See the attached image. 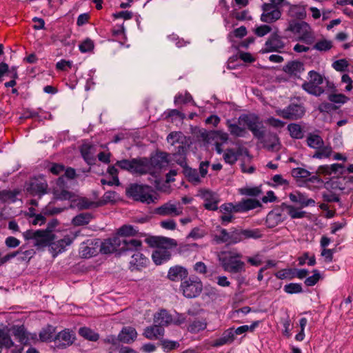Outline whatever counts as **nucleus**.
Wrapping results in <instances>:
<instances>
[{
	"mask_svg": "<svg viewBox=\"0 0 353 353\" xmlns=\"http://www.w3.org/2000/svg\"><path fill=\"white\" fill-rule=\"evenodd\" d=\"M241 258L242 254L235 250L222 251L218 254V260L223 269L233 274L245 271V264Z\"/></svg>",
	"mask_w": 353,
	"mask_h": 353,
	"instance_id": "1",
	"label": "nucleus"
},
{
	"mask_svg": "<svg viewBox=\"0 0 353 353\" xmlns=\"http://www.w3.org/2000/svg\"><path fill=\"white\" fill-rule=\"evenodd\" d=\"M286 31L298 35V40L307 45H312L315 41L314 32L310 25L305 21L291 20Z\"/></svg>",
	"mask_w": 353,
	"mask_h": 353,
	"instance_id": "2",
	"label": "nucleus"
},
{
	"mask_svg": "<svg viewBox=\"0 0 353 353\" xmlns=\"http://www.w3.org/2000/svg\"><path fill=\"white\" fill-rule=\"evenodd\" d=\"M152 189L146 185L131 184L126 189V194L133 200L142 203H150L153 202Z\"/></svg>",
	"mask_w": 353,
	"mask_h": 353,
	"instance_id": "3",
	"label": "nucleus"
},
{
	"mask_svg": "<svg viewBox=\"0 0 353 353\" xmlns=\"http://www.w3.org/2000/svg\"><path fill=\"white\" fill-rule=\"evenodd\" d=\"M212 238L216 244L232 245L239 242L238 231L235 228L229 232L226 229L218 226L216 231L212 234Z\"/></svg>",
	"mask_w": 353,
	"mask_h": 353,
	"instance_id": "4",
	"label": "nucleus"
},
{
	"mask_svg": "<svg viewBox=\"0 0 353 353\" xmlns=\"http://www.w3.org/2000/svg\"><path fill=\"white\" fill-rule=\"evenodd\" d=\"M180 289L185 297L194 298L201 293L203 283L198 277L190 276L181 283Z\"/></svg>",
	"mask_w": 353,
	"mask_h": 353,
	"instance_id": "5",
	"label": "nucleus"
},
{
	"mask_svg": "<svg viewBox=\"0 0 353 353\" xmlns=\"http://www.w3.org/2000/svg\"><path fill=\"white\" fill-rule=\"evenodd\" d=\"M308 75L309 81L302 85L303 90L310 94L320 96L324 92V90L319 86L323 83V77L314 70L310 71Z\"/></svg>",
	"mask_w": 353,
	"mask_h": 353,
	"instance_id": "6",
	"label": "nucleus"
},
{
	"mask_svg": "<svg viewBox=\"0 0 353 353\" xmlns=\"http://www.w3.org/2000/svg\"><path fill=\"white\" fill-rule=\"evenodd\" d=\"M239 122L240 125L246 126L255 137L262 139L264 137V131L261 129L257 117L254 115L243 114L239 118Z\"/></svg>",
	"mask_w": 353,
	"mask_h": 353,
	"instance_id": "7",
	"label": "nucleus"
},
{
	"mask_svg": "<svg viewBox=\"0 0 353 353\" xmlns=\"http://www.w3.org/2000/svg\"><path fill=\"white\" fill-rule=\"evenodd\" d=\"M285 38L277 32L270 34L265 43V48L263 50L265 52H283L286 46Z\"/></svg>",
	"mask_w": 353,
	"mask_h": 353,
	"instance_id": "8",
	"label": "nucleus"
},
{
	"mask_svg": "<svg viewBox=\"0 0 353 353\" xmlns=\"http://www.w3.org/2000/svg\"><path fill=\"white\" fill-rule=\"evenodd\" d=\"M276 115L288 120H297L305 114V109L301 105L290 104L286 108L276 110Z\"/></svg>",
	"mask_w": 353,
	"mask_h": 353,
	"instance_id": "9",
	"label": "nucleus"
},
{
	"mask_svg": "<svg viewBox=\"0 0 353 353\" xmlns=\"http://www.w3.org/2000/svg\"><path fill=\"white\" fill-rule=\"evenodd\" d=\"M263 13L261 20L263 22L271 23L279 19L281 16L280 10L273 3H264L262 7Z\"/></svg>",
	"mask_w": 353,
	"mask_h": 353,
	"instance_id": "10",
	"label": "nucleus"
},
{
	"mask_svg": "<svg viewBox=\"0 0 353 353\" xmlns=\"http://www.w3.org/2000/svg\"><path fill=\"white\" fill-rule=\"evenodd\" d=\"M156 213L164 216H176L182 214L183 207L179 202H167L156 209Z\"/></svg>",
	"mask_w": 353,
	"mask_h": 353,
	"instance_id": "11",
	"label": "nucleus"
},
{
	"mask_svg": "<svg viewBox=\"0 0 353 353\" xmlns=\"http://www.w3.org/2000/svg\"><path fill=\"white\" fill-rule=\"evenodd\" d=\"M12 333L15 339L22 345H28L32 342L36 343L38 341L37 334L27 332L23 326L14 327Z\"/></svg>",
	"mask_w": 353,
	"mask_h": 353,
	"instance_id": "12",
	"label": "nucleus"
},
{
	"mask_svg": "<svg viewBox=\"0 0 353 353\" xmlns=\"http://www.w3.org/2000/svg\"><path fill=\"white\" fill-rule=\"evenodd\" d=\"M199 195L204 201L203 205L206 210H216L219 198L217 194L208 190H201L199 191Z\"/></svg>",
	"mask_w": 353,
	"mask_h": 353,
	"instance_id": "13",
	"label": "nucleus"
},
{
	"mask_svg": "<svg viewBox=\"0 0 353 353\" xmlns=\"http://www.w3.org/2000/svg\"><path fill=\"white\" fill-rule=\"evenodd\" d=\"M52 192L54 197L60 200H69L72 197V193L68 190L63 176L59 177L57 180Z\"/></svg>",
	"mask_w": 353,
	"mask_h": 353,
	"instance_id": "14",
	"label": "nucleus"
},
{
	"mask_svg": "<svg viewBox=\"0 0 353 353\" xmlns=\"http://www.w3.org/2000/svg\"><path fill=\"white\" fill-rule=\"evenodd\" d=\"M148 242L152 247L167 250H170L177 246L175 239L165 236H152L149 239Z\"/></svg>",
	"mask_w": 353,
	"mask_h": 353,
	"instance_id": "15",
	"label": "nucleus"
},
{
	"mask_svg": "<svg viewBox=\"0 0 353 353\" xmlns=\"http://www.w3.org/2000/svg\"><path fill=\"white\" fill-rule=\"evenodd\" d=\"M55 239V235L49 230H39V234L32 245L37 248L46 247L47 245L52 246V241Z\"/></svg>",
	"mask_w": 353,
	"mask_h": 353,
	"instance_id": "16",
	"label": "nucleus"
},
{
	"mask_svg": "<svg viewBox=\"0 0 353 353\" xmlns=\"http://www.w3.org/2000/svg\"><path fill=\"white\" fill-rule=\"evenodd\" d=\"M74 339V334L69 330L65 329L54 336V341L58 342V347L65 348L71 345Z\"/></svg>",
	"mask_w": 353,
	"mask_h": 353,
	"instance_id": "17",
	"label": "nucleus"
},
{
	"mask_svg": "<svg viewBox=\"0 0 353 353\" xmlns=\"http://www.w3.org/2000/svg\"><path fill=\"white\" fill-rule=\"evenodd\" d=\"M283 212V210H282L280 207L279 208L272 210L268 214L265 223L268 228H275L285 219Z\"/></svg>",
	"mask_w": 353,
	"mask_h": 353,
	"instance_id": "18",
	"label": "nucleus"
},
{
	"mask_svg": "<svg viewBox=\"0 0 353 353\" xmlns=\"http://www.w3.org/2000/svg\"><path fill=\"white\" fill-rule=\"evenodd\" d=\"M188 276V270L181 265H174L170 268L168 272V279L174 282L183 281Z\"/></svg>",
	"mask_w": 353,
	"mask_h": 353,
	"instance_id": "19",
	"label": "nucleus"
},
{
	"mask_svg": "<svg viewBox=\"0 0 353 353\" xmlns=\"http://www.w3.org/2000/svg\"><path fill=\"white\" fill-rule=\"evenodd\" d=\"M116 251H121L120 236H114L105 240L101 245V252L110 254Z\"/></svg>",
	"mask_w": 353,
	"mask_h": 353,
	"instance_id": "20",
	"label": "nucleus"
},
{
	"mask_svg": "<svg viewBox=\"0 0 353 353\" xmlns=\"http://www.w3.org/2000/svg\"><path fill=\"white\" fill-rule=\"evenodd\" d=\"M220 212L221 215L220 219L223 223H230L234 219V213H239L236 204L232 203H225L221 205Z\"/></svg>",
	"mask_w": 353,
	"mask_h": 353,
	"instance_id": "21",
	"label": "nucleus"
},
{
	"mask_svg": "<svg viewBox=\"0 0 353 353\" xmlns=\"http://www.w3.org/2000/svg\"><path fill=\"white\" fill-rule=\"evenodd\" d=\"M150 170V165L147 159H133L131 173L140 175L148 173Z\"/></svg>",
	"mask_w": 353,
	"mask_h": 353,
	"instance_id": "22",
	"label": "nucleus"
},
{
	"mask_svg": "<svg viewBox=\"0 0 353 353\" xmlns=\"http://www.w3.org/2000/svg\"><path fill=\"white\" fill-rule=\"evenodd\" d=\"M149 263L148 259L145 257L143 254L137 252L131 257L129 262L130 269L132 271L139 270L142 268L147 266Z\"/></svg>",
	"mask_w": 353,
	"mask_h": 353,
	"instance_id": "23",
	"label": "nucleus"
},
{
	"mask_svg": "<svg viewBox=\"0 0 353 353\" xmlns=\"http://www.w3.org/2000/svg\"><path fill=\"white\" fill-rule=\"evenodd\" d=\"M239 212H245L261 206L259 201L253 199H243L236 203Z\"/></svg>",
	"mask_w": 353,
	"mask_h": 353,
	"instance_id": "24",
	"label": "nucleus"
},
{
	"mask_svg": "<svg viewBox=\"0 0 353 353\" xmlns=\"http://www.w3.org/2000/svg\"><path fill=\"white\" fill-rule=\"evenodd\" d=\"M164 328L158 325L157 323L154 325L147 327L143 332V336L150 340H157L164 335Z\"/></svg>",
	"mask_w": 353,
	"mask_h": 353,
	"instance_id": "25",
	"label": "nucleus"
},
{
	"mask_svg": "<svg viewBox=\"0 0 353 353\" xmlns=\"http://www.w3.org/2000/svg\"><path fill=\"white\" fill-rule=\"evenodd\" d=\"M96 149L94 145L90 143H84L81 146V153L84 160L90 165L95 161Z\"/></svg>",
	"mask_w": 353,
	"mask_h": 353,
	"instance_id": "26",
	"label": "nucleus"
},
{
	"mask_svg": "<svg viewBox=\"0 0 353 353\" xmlns=\"http://www.w3.org/2000/svg\"><path fill=\"white\" fill-rule=\"evenodd\" d=\"M170 250L157 248L152 254V259L156 265H161L171 259Z\"/></svg>",
	"mask_w": 353,
	"mask_h": 353,
	"instance_id": "27",
	"label": "nucleus"
},
{
	"mask_svg": "<svg viewBox=\"0 0 353 353\" xmlns=\"http://www.w3.org/2000/svg\"><path fill=\"white\" fill-rule=\"evenodd\" d=\"M154 322L163 327V326H168L172 323V317L165 310H161L154 314Z\"/></svg>",
	"mask_w": 353,
	"mask_h": 353,
	"instance_id": "28",
	"label": "nucleus"
},
{
	"mask_svg": "<svg viewBox=\"0 0 353 353\" xmlns=\"http://www.w3.org/2000/svg\"><path fill=\"white\" fill-rule=\"evenodd\" d=\"M234 340V333L233 328L226 330L222 336L214 340L212 343L214 347H219L225 344L232 343Z\"/></svg>",
	"mask_w": 353,
	"mask_h": 353,
	"instance_id": "29",
	"label": "nucleus"
},
{
	"mask_svg": "<svg viewBox=\"0 0 353 353\" xmlns=\"http://www.w3.org/2000/svg\"><path fill=\"white\" fill-rule=\"evenodd\" d=\"M137 336V333L134 327H126L121 330L118 337L119 341L125 343H130L135 340Z\"/></svg>",
	"mask_w": 353,
	"mask_h": 353,
	"instance_id": "30",
	"label": "nucleus"
},
{
	"mask_svg": "<svg viewBox=\"0 0 353 353\" xmlns=\"http://www.w3.org/2000/svg\"><path fill=\"white\" fill-rule=\"evenodd\" d=\"M169 154L166 152H157L151 159V165L155 168H162L169 163Z\"/></svg>",
	"mask_w": 353,
	"mask_h": 353,
	"instance_id": "31",
	"label": "nucleus"
},
{
	"mask_svg": "<svg viewBox=\"0 0 353 353\" xmlns=\"http://www.w3.org/2000/svg\"><path fill=\"white\" fill-rule=\"evenodd\" d=\"M238 236L239 238V242L247 239H259L262 237L263 234L260 229L253 230H238Z\"/></svg>",
	"mask_w": 353,
	"mask_h": 353,
	"instance_id": "32",
	"label": "nucleus"
},
{
	"mask_svg": "<svg viewBox=\"0 0 353 353\" xmlns=\"http://www.w3.org/2000/svg\"><path fill=\"white\" fill-rule=\"evenodd\" d=\"M281 209L285 211L292 219H302L306 216L305 211H301L299 208L285 203H281Z\"/></svg>",
	"mask_w": 353,
	"mask_h": 353,
	"instance_id": "33",
	"label": "nucleus"
},
{
	"mask_svg": "<svg viewBox=\"0 0 353 353\" xmlns=\"http://www.w3.org/2000/svg\"><path fill=\"white\" fill-rule=\"evenodd\" d=\"M305 141L308 147L315 150L323 146L324 144L323 138L316 133H308Z\"/></svg>",
	"mask_w": 353,
	"mask_h": 353,
	"instance_id": "34",
	"label": "nucleus"
},
{
	"mask_svg": "<svg viewBox=\"0 0 353 353\" xmlns=\"http://www.w3.org/2000/svg\"><path fill=\"white\" fill-rule=\"evenodd\" d=\"M291 201L299 203L302 207L314 205L315 201L312 199H307V197L299 192L290 193L289 195Z\"/></svg>",
	"mask_w": 353,
	"mask_h": 353,
	"instance_id": "35",
	"label": "nucleus"
},
{
	"mask_svg": "<svg viewBox=\"0 0 353 353\" xmlns=\"http://www.w3.org/2000/svg\"><path fill=\"white\" fill-rule=\"evenodd\" d=\"M121 251L137 250L141 247L142 243L139 239H126L121 238Z\"/></svg>",
	"mask_w": 353,
	"mask_h": 353,
	"instance_id": "36",
	"label": "nucleus"
},
{
	"mask_svg": "<svg viewBox=\"0 0 353 353\" xmlns=\"http://www.w3.org/2000/svg\"><path fill=\"white\" fill-rule=\"evenodd\" d=\"M207 325L208 322L205 319H195L190 323L188 330L191 333L196 334L205 330Z\"/></svg>",
	"mask_w": 353,
	"mask_h": 353,
	"instance_id": "37",
	"label": "nucleus"
},
{
	"mask_svg": "<svg viewBox=\"0 0 353 353\" xmlns=\"http://www.w3.org/2000/svg\"><path fill=\"white\" fill-rule=\"evenodd\" d=\"M285 72L296 75L304 70L303 64L302 62L299 61H292L288 62L283 68Z\"/></svg>",
	"mask_w": 353,
	"mask_h": 353,
	"instance_id": "38",
	"label": "nucleus"
},
{
	"mask_svg": "<svg viewBox=\"0 0 353 353\" xmlns=\"http://www.w3.org/2000/svg\"><path fill=\"white\" fill-rule=\"evenodd\" d=\"M227 127L230 133L235 137H243L246 133V130L243 125H240L239 122L232 123L231 121L228 120L226 122Z\"/></svg>",
	"mask_w": 353,
	"mask_h": 353,
	"instance_id": "39",
	"label": "nucleus"
},
{
	"mask_svg": "<svg viewBox=\"0 0 353 353\" xmlns=\"http://www.w3.org/2000/svg\"><path fill=\"white\" fill-rule=\"evenodd\" d=\"M332 147L330 144L326 145L323 144V146H321L316 150L312 157L318 159H329L332 156Z\"/></svg>",
	"mask_w": 353,
	"mask_h": 353,
	"instance_id": "40",
	"label": "nucleus"
},
{
	"mask_svg": "<svg viewBox=\"0 0 353 353\" xmlns=\"http://www.w3.org/2000/svg\"><path fill=\"white\" fill-rule=\"evenodd\" d=\"M313 44L312 49L321 52H328L334 47L333 41L325 38L319 39Z\"/></svg>",
	"mask_w": 353,
	"mask_h": 353,
	"instance_id": "41",
	"label": "nucleus"
},
{
	"mask_svg": "<svg viewBox=\"0 0 353 353\" xmlns=\"http://www.w3.org/2000/svg\"><path fill=\"white\" fill-rule=\"evenodd\" d=\"M288 14L290 17L298 19H304L306 17L305 6L293 5L290 7Z\"/></svg>",
	"mask_w": 353,
	"mask_h": 353,
	"instance_id": "42",
	"label": "nucleus"
},
{
	"mask_svg": "<svg viewBox=\"0 0 353 353\" xmlns=\"http://www.w3.org/2000/svg\"><path fill=\"white\" fill-rule=\"evenodd\" d=\"M55 327L48 325L41 330L39 333V340L42 342H50L54 339Z\"/></svg>",
	"mask_w": 353,
	"mask_h": 353,
	"instance_id": "43",
	"label": "nucleus"
},
{
	"mask_svg": "<svg viewBox=\"0 0 353 353\" xmlns=\"http://www.w3.org/2000/svg\"><path fill=\"white\" fill-rule=\"evenodd\" d=\"M184 174L189 182L194 185H198L201 183V176L196 169L186 168L184 170Z\"/></svg>",
	"mask_w": 353,
	"mask_h": 353,
	"instance_id": "44",
	"label": "nucleus"
},
{
	"mask_svg": "<svg viewBox=\"0 0 353 353\" xmlns=\"http://www.w3.org/2000/svg\"><path fill=\"white\" fill-rule=\"evenodd\" d=\"M92 219L90 213H81L72 219V223L75 226L87 225Z\"/></svg>",
	"mask_w": 353,
	"mask_h": 353,
	"instance_id": "45",
	"label": "nucleus"
},
{
	"mask_svg": "<svg viewBox=\"0 0 353 353\" xmlns=\"http://www.w3.org/2000/svg\"><path fill=\"white\" fill-rule=\"evenodd\" d=\"M79 334L81 336L91 341H97L99 339L98 333L86 327H81L79 330Z\"/></svg>",
	"mask_w": 353,
	"mask_h": 353,
	"instance_id": "46",
	"label": "nucleus"
},
{
	"mask_svg": "<svg viewBox=\"0 0 353 353\" xmlns=\"http://www.w3.org/2000/svg\"><path fill=\"white\" fill-rule=\"evenodd\" d=\"M240 154V152L236 151L232 148H228L224 152L223 157L225 163L233 165L238 160V157Z\"/></svg>",
	"mask_w": 353,
	"mask_h": 353,
	"instance_id": "47",
	"label": "nucleus"
},
{
	"mask_svg": "<svg viewBox=\"0 0 353 353\" xmlns=\"http://www.w3.org/2000/svg\"><path fill=\"white\" fill-rule=\"evenodd\" d=\"M48 184L45 182H32L30 184V190L34 195H41L46 193Z\"/></svg>",
	"mask_w": 353,
	"mask_h": 353,
	"instance_id": "48",
	"label": "nucleus"
},
{
	"mask_svg": "<svg viewBox=\"0 0 353 353\" xmlns=\"http://www.w3.org/2000/svg\"><path fill=\"white\" fill-rule=\"evenodd\" d=\"M137 234V231L130 225H123L117 231V236L121 238H125L126 236H135Z\"/></svg>",
	"mask_w": 353,
	"mask_h": 353,
	"instance_id": "49",
	"label": "nucleus"
},
{
	"mask_svg": "<svg viewBox=\"0 0 353 353\" xmlns=\"http://www.w3.org/2000/svg\"><path fill=\"white\" fill-rule=\"evenodd\" d=\"M103 205L102 201H92L87 198H81L79 201V206L82 209H90Z\"/></svg>",
	"mask_w": 353,
	"mask_h": 353,
	"instance_id": "50",
	"label": "nucleus"
},
{
	"mask_svg": "<svg viewBox=\"0 0 353 353\" xmlns=\"http://www.w3.org/2000/svg\"><path fill=\"white\" fill-rule=\"evenodd\" d=\"M288 129L290 134L292 138L301 139L303 137V132L301 127L299 124L291 123L288 125Z\"/></svg>",
	"mask_w": 353,
	"mask_h": 353,
	"instance_id": "51",
	"label": "nucleus"
},
{
	"mask_svg": "<svg viewBox=\"0 0 353 353\" xmlns=\"http://www.w3.org/2000/svg\"><path fill=\"white\" fill-rule=\"evenodd\" d=\"M239 193L242 195L257 196L262 193L259 187H244L239 189Z\"/></svg>",
	"mask_w": 353,
	"mask_h": 353,
	"instance_id": "52",
	"label": "nucleus"
},
{
	"mask_svg": "<svg viewBox=\"0 0 353 353\" xmlns=\"http://www.w3.org/2000/svg\"><path fill=\"white\" fill-rule=\"evenodd\" d=\"M161 345L165 352H170L179 347L180 344L177 341L163 339L161 341Z\"/></svg>",
	"mask_w": 353,
	"mask_h": 353,
	"instance_id": "53",
	"label": "nucleus"
},
{
	"mask_svg": "<svg viewBox=\"0 0 353 353\" xmlns=\"http://www.w3.org/2000/svg\"><path fill=\"white\" fill-rule=\"evenodd\" d=\"M259 325V321H254L251 325H242L237 327L235 330H234V335H240L246 332H253L256 327Z\"/></svg>",
	"mask_w": 353,
	"mask_h": 353,
	"instance_id": "54",
	"label": "nucleus"
},
{
	"mask_svg": "<svg viewBox=\"0 0 353 353\" xmlns=\"http://www.w3.org/2000/svg\"><path fill=\"white\" fill-rule=\"evenodd\" d=\"M284 290L288 294H294L301 292L303 291V288L301 284L292 283L285 285L284 287Z\"/></svg>",
	"mask_w": 353,
	"mask_h": 353,
	"instance_id": "55",
	"label": "nucleus"
},
{
	"mask_svg": "<svg viewBox=\"0 0 353 353\" xmlns=\"http://www.w3.org/2000/svg\"><path fill=\"white\" fill-rule=\"evenodd\" d=\"M313 275L306 278L305 280V284L307 286L314 285L321 279V274L317 270H313Z\"/></svg>",
	"mask_w": 353,
	"mask_h": 353,
	"instance_id": "56",
	"label": "nucleus"
},
{
	"mask_svg": "<svg viewBox=\"0 0 353 353\" xmlns=\"http://www.w3.org/2000/svg\"><path fill=\"white\" fill-rule=\"evenodd\" d=\"M206 234L207 232L205 230L199 228H194L190 231L188 237L193 239H199L204 237Z\"/></svg>",
	"mask_w": 353,
	"mask_h": 353,
	"instance_id": "57",
	"label": "nucleus"
},
{
	"mask_svg": "<svg viewBox=\"0 0 353 353\" xmlns=\"http://www.w3.org/2000/svg\"><path fill=\"white\" fill-rule=\"evenodd\" d=\"M94 42L90 39H86L79 45V50L81 52H88L94 49Z\"/></svg>",
	"mask_w": 353,
	"mask_h": 353,
	"instance_id": "58",
	"label": "nucleus"
},
{
	"mask_svg": "<svg viewBox=\"0 0 353 353\" xmlns=\"http://www.w3.org/2000/svg\"><path fill=\"white\" fill-rule=\"evenodd\" d=\"M292 175L296 178H301L303 179H307L310 176V173L305 169L297 168L292 170Z\"/></svg>",
	"mask_w": 353,
	"mask_h": 353,
	"instance_id": "59",
	"label": "nucleus"
},
{
	"mask_svg": "<svg viewBox=\"0 0 353 353\" xmlns=\"http://www.w3.org/2000/svg\"><path fill=\"white\" fill-rule=\"evenodd\" d=\"M348 65L349 63L345 59L337 60L332 63L333 68L339 72L344 71Z\"/></svg>",
	"mask_w": 353,
	"mask_h": 353,
	"instance_id": "60",
	"label": "nucleus"
},
{
	"mask_svg": "<svg viewBox=\"0 0 353 353\" xmlns=\"http://www.w3.org/2000/svg\"><path fill=\"white\" fill-rule=\"evenodd\" d=\"M48 170L54 175H59L64 172L65 166L62 164L54 163L49 166Z\"/></svg>",
	"mask_w": 353,
	"mask_h": 353,
	"instance_id": "61",
	"label": "nucleus"
},
{
	"mask_svg": "<svg viewBox=\"0 0 353 353\" xmlns=\"http://www.w3.org/2000/svg\"><path fill=\"white\" fill-rule=\"evenodd\" d=\"M16 194L9 190H3L0 192V200L3 202L9 201H14Z\"/></svg>",
	"mask_w": 353,
	"mask_h": 353,
	"instance_id": "62",
	"label": "nucleus"
},
{
	"mask_svg": "<svg viewBox=\"0 0 353 353\" xmlns=\"http://www.w3.org/2000/svg\"><path fill=\"white\" fill-rule=\"evenodd\" d=\"M34 249L26 250V248L19 254L21 256L19 259L21 261H30L35 254Z\"/></svg>",
	"mask_w": 353,
	"mask_h": 353,
	"instance_id": "63",
	"label": "nucleus"
},
{
	"mask_svg": "<svg viewBox=\"0 0 353 353\" xmlns=\"http://www.w3.org/2000/svg\"><path fill=\"white\" fill-rule=\"evenodd\" d=\"M95 253V250L93 248H90L87 245H83L80 248V254L84 258H90Z\"/></svg>",
	"mask_w": 353,
	"mask_h": 353,
	"instance_id": "64",
	"label": "nucleus"
}]
</instances>
